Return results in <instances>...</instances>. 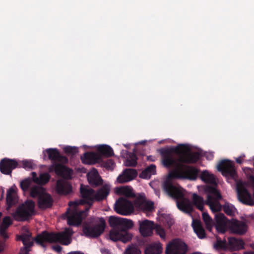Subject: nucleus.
<instances>
[{
  "mask_svg": "<svg viewBox=\"0 0 254 254\" xmlns=\"http://www.w3.org/2000/svg\"><path fill=\"white\" fill-rule=\"evenodd\" d=\"M111 226H117L125 232H128V230L132 228L133 223L132 220L126 218L111 216L109 220Z\"/></svg>",
  "mask_w": 254,
  "mask_h": 254,
  "instance_id": "obj_11",
  "label": "nucleus"
},
{
  "mask_svg": "<svg viewBox=\"0 0 254 254\" xmlns=\"http://www.w3.org/2000/svg\"><path fill=\"white\" fill-rule=\"evenodd\" d=\"M159 218L161 222L168 228L174 224V220L170 214L162 213L159 214Z\"/></svg>",
  "mask_w": 254,
  "mask_h": 254,
  "instance_id": "obj_34",
  "label": "nucleus"
},
{
  "mask_svg": "<svg viewBox=\"0 0 254 254\" xmlns=\"http://www.w3.org/2000/svg\"><path fill=\"white\" fill-rule=\"evenodd\" d=\"M175 151L177 156L169 154L164 156L162 160L165 166L174 168L164 182L163 188L169 196L177 200V205L180 210L190 213L192 210V204L189 199L184 198V190L175 182L174 179L196 180L198 174V170L183 164L196 162L199 159V154L191 152L188 145H179L176 147Z\"/></svg>",
  "mask_w": 254,
  "mask_h": 254,
  "instance_id": "obj_1",
  "label": "nucleus"
},
{
  "mask_svg": "<svg viewBox=\"0 0 254 254\" xmlns=\"http://www.w3.org/2000/svg\"><path fill=\"white\" fill-rule=\"evenodd\" d=\"M56 190L60 194H68L71 191V186L67 181L60 179L57 182Z\"/></svg>",
  "mask_w": 254,
  "mask_h": 254,
  "instance_id": "obj_20",
  "label": "nucleus"
},
{
  "mask_svg": "<svg viewBox=\"0 0 254 254\" xmlns=\"http://www.w3.org/2000/svg\"><path fill=\"white\" fill-rule=\"evenodd\" d=\"M105 167L110 170H113L115 167V163L112 159H109L105 163Z\"/></svg>",
  "mask_w": 254,
  "mask_h": 254,
  "instance_id": "obj_45",
  "label": "nucleus"
},
{
  "mask_svg": "<svg viewBox=\"0 0 254 254\" xmlns=\"http://www.w3.org/2000/svg\"><path fill=\"white\" fill-rule=\"evenodd\" d=\"M31 181L30 179H27L21 182L20 186L23 191H26L30 187Z\"/></svg>",
  "mask_w": 254,
  "mask_h": 254,
  "instance_id": "obj_42",
  "label": "nucleus"
},
{
  "mask_svg": "<svg viewBox=\"0 0 254 254\" xmlns=\"http://www.w3.org/2000/svg\"><path fill=\"white\" fill-rule=\"evenodd\" d=\"M139 231L143 237L150 236L153 234L154 224L153 221L148 220L139 221Z\"/></svg>",
  "mask_w": 254,
  "mask_h": 254,
  "instance_id": "obj_17",
  "label": "nucleus"
},
{
  "mask_svg": "<svg viewBox=\"0 0 254 254\" xmlns=\"http://www.w3.org/2000/svg\"><path fill=\"white\" fill-rule=\"evenodd\" d=\"M251 247L254 250V244H251Z\"/></svg>",
  "mask_w": 254,
  "mask_h": 254,
  "instance_id": "obj_56",
  "label": "nucleus"
},
{
  "mask_svg": "<svg viewBox=\"0 0 254 254\" xmlns=\"http://www.w3.org/2000/svg\"><path fill=\"white\" fill-rule=\"evenodd\" d=\"M32 197H38V205L41 209H46L51 207L53 204V199L45 190L41 187L35 186L32 188L30 191Z\"/></svg>",
  "mask_w": 254,
  "mask_h": 254,
  "instance_id": "obj_7",
  "label": "nucleus"
},
{
  "mask_svg": "<svg viewBox=\"0 0 254 254\" xmlns=\"http://www.w3.org/2000/svg\"><path fill=\"white\" fill-rule=\"evenodd\" d=\"M3 249H4V248H3V246H0V252H1V251H3Z\"/></svg>",
  "mask_w": 254,
  "mask_h": 254,
  "instance_id": "obj_55",
  "label": "nucleus"
},
{
  "mask_svg": "<svg viewBox=\"0 0 254 254\" xmlns=\"http://www.w3.org/2000/svg\"><path fill=\"white\" fill-rule=\"evenodd\" d=\"M16 190V188L13 186L9 188L7 191L6 201L9 206L14 204L17 200Z\"/></svg>",
  "mask_w": 254,
  "mask_h": 254,
  "instance_id": "obj_30",
  "label": "nucleus"
},
{
  "mask_svg": "<svg viewBox=\"0 0 254 254\" xmlns=\"http://www.w3.org/2000/svg\"><path fill=\"white\" fill-rule=\"evenodd\" d=\"M248 185L251 187L254 190L253 195L254 197V177L253 176H251L250 177Z\"/></svg>",
  "mask_w": 254,
  "mask_h": 254,
  "instance_id": "obj_46",
  "label": "nucleus"
},
{
  "mask_svg": "<svg viewBox=\"0 0 254 254\" xmlns=\"http://www.w3.org/2000/svg\"><path fill=\"white\" fill-rule=\"evenodd\" d=\"M187 251L186 244L180 240H174L166 248V254H186Z\"/></svg>",
  "mask_w": 254,
  "mask_h": 254,
  "instance_id": "obj_12",
  "label": "nucleus"
},
{
  "mask_svg": "<svg viewBox=\"0 0 254 254\" xmlns=\"http://www.w3.org/2000/svg\"><path fill=\"white\" fill-rule=\"evenodd\" d=\"M205 156L207 160H211L214 157L213 152H206L205 153Z\"/></svg>",
  "mask_w": 254,
  "mask_h": 254,
  "instance_id": "obj_47",
  "label": "nucleus"
},
{
  "mask_svg": "<svg viewBox=\"0 0 254 254\" xmlns=\"http://www.w3.org/2000/svg\"><path fill=\"white\" fill-rule=\"evenodd\" d=\"M53 249L57 252H60L62 251V247L60 246L53 247Z\"/></svg>",
  "mask_w": 254,
  "mask_h": 254,
  "instance_id": "obj_49",
  "label": "nucleus"
},
{
  "mask_svg": "<svg viewBox=\"0 0 254 254\" xmlns=\"http://www.w3.org/2000/svg\"><path fill=\"white\" fill-rule=\"evenodd\" d=\"M11 223L12 220L10 217L6 216L3 218V221L0 225V235L4 239L8 238L6 233V230Z\"/></svg>",
  "mask_w": 254,
  "mask_h": 254,
  "instance_id": "obj_27",
  "label": "nucleus"
},
{
  "mask_svg": "<svg viewBox=\"0 0 254 254\" xmlns=\"http://www.w3.org/2000/svg\"><path fill=\"white\" fill-rule=\"evenodd\" d=\"M227 226L231 233L239 235H244L248 230L247 225L245 222L236 219L229 221Z\"/></svg>",
  "mask_w": 254,
  "mask_h": 254,
  "instance_id": "obj_14",
  "label": "nucleus"
},
{
  "mask_svg": "<svg viewBox=\"0 0 254 254\" xmlns=\"http://www.w3.org/2000/svg\"><path fill=\"white\" fill-rule=\"evenodd\" d=\"M110 190L109 185H105L95 192L89 187L81 185L80 193L83 199L68 203L69 208L65 214L68 224L75 226L81 224L82 219L87 216L93 201L105 198L108 195Z\"/></svg>",
  "mask_w": 254,
  "mask_h": 254,
  "instance_id": "obj_2",
  "label": "nucleus"
},
{
  "mask_svg": "<svg viewBox=\"0 0 254 254\" xmlns=\"http://www.w3.org/2000/svg\"><path fill=\"white\" fill-rule=\"evenodd\" d=\"M191 254H202L201 253H199V252H195V253H193Z\"/></svg>",
  "mask_w": 254,
  "mask_h": 254,
  "instance_id": "obj_57",
  "label": "nucleus"
},
{
  "mask_svg": "<svg viewBox=\"0 0 254 254\" xmlns=\"http://www.w3.org/2000/svg\"><path fill=\"white\" fill-rule=\"evenodd\" d=\"M113 229L110 231L109 237L110 239L116 242L121 241L126 243L129 241L132 237V235L129 232H125L123 231L117 226H112Z\"/></svg>",
  "mask_w": 254,
  "mask_h": 254,
  "instance_id": "obj_13",
  "label": "nucleus"
},
{
  "mask_svg": "<svg viewBox=\"0 0 254 254\" xmlns=\"http://www.w3.org/2000/svg\"><path fill=\"white\" fill-rule=\"evenodd\" d=\"M134 205L126 198H120L115 204L114 209L120 214L128 215L133 212Z\"/></svg>",
  "mask_w": 254,
  "mask_h": 254,
  "instance_id": "obj_9",
  "label": "nucleus"
},
{
  "mask_svg": "<svg viewBox=\"0 0 254 254\" xmlns=\"http://www.w3.org/2000/svg\"><path fill=\"white\" fill-rule=\"evenodd\" d=\"M116 192L118 194L123 195L127 197H130L134 195L132 189L128 186L117 188Z\"/></svg>",
  "mask_w": 254,
  "mask_h": 254,
  "instance_id": "obj_33",
  "label": "nucleus"
},
{
  "mask_svg": "<svg viewBox=\"0 0 254 254\" xmlns=\"http://www.w3.org/2000/svg\"><path fill=\"white\" fill-rule=\"evenodd\" d=\"M156 173V166L151 164L144 170L140 174V177L142 179H149L152 175Z\"/></svg>",
  "mask_w": 254,
  "mask_h": 254,
  "instance_id": "obj_32",
  "label": "nucleus"
},
{
  "mask_svg": "<svg viewBox=\"0 0 254 254\" xmlns=\"http://www.w3.org/2000/svg\"><path fill=\"white\" fill-rule=\"evenodd\" d=\"M244 254H254V253L252 252H245L244 253Z\"/></svg>",
  "mask_w": 254,
  "mask_h": 254,
  "instance_id": "obj_54",
  "label": "nucleus"
},
{
  "mask_svg": "<svg viewBox=\"0 0 254 254\" xmlns=\"http://www.w3.org/2000/svg\"><path fill=\"white\" fill-rule=\"evenodd\" d=\"M67 254H84V253L80 251H74L69 252Z\"/></svg>",
  "mask_w": 254,
  "mask_h": 254,
  "instance_id": "obj_51",
  "label": "nucleus"
},
{
  "mask_svg": "<svg viewBox=\"0 0 254 254\" xmlns=\"http://www.w3.org/2000/svg\"><path fill=\"white\" fill-rule=\"evenodd\" d=\"M140 251L138 247L135 245H131L127 248L124 254H140Z\"/></svg>",
  "mask_w": 254,
  "mask_h": 254,
  "instance_id": "obj_40",
  "label": "nucleus"
},
{
  "mask_svg": "<svg viewBox=\"0 0 254 254\" xmlns=\"http://www.w3.org/2000/svg\"><path fill=\"white\" fill-rule=\"evenodd\" d=\"M192 226L194 232L199 238L203 239L205 237L204 229L199 220H193Z\"/></svg>",
  "mask_w": 254,
  "mask_h": 254,
  "instance_id": "obj_28",
  "label": "nucleus"
},
{
  "mask_svg": "<svg viewBox=\"0 0 254 254\" xmlns=\"http://www.w3.org/2000/svg\"><path fill=\"white\" fill-rule=\"evenodd\" d=\"M162 252V246L159 242L154 243L147 246L145 250V254H160Z\"/></svg>",
  "mask_w": 254,
  "mask_h": 254,
  "instance_id": "obj_29",
  "label": "nucleus"
},
{
  "mask_svg": "<svg viewBox=\"0 0 254 254\" xmlns=\"http://www.w3.org/2000/svg\"><path fill=\"white\" fill-rule=\"evenodd\" d=\"M141 143H142V142H139V143H136V144H141Z\"/></svg>",
  "mask_w": 254,
  "mask_h": 254,
  "instance_id": "obj_58",
  "label": "nucleus"
},
{
  "mask_svg": "<svg viewBox=\"0 0 254 254\" xmlns=\"http://www.w3.org/2000/svg\"><path fill=\"white\" fill-rule=\"evenodd\" d=\"M101 252L103 254H109V251L108 250L106 249H102Z\"/></svg>",
  "mask_w": 254,
  "mask_h": 254,
  "instance_id": "obj_50",
  "label": "nucleus"
},
{
  "mask_svg": "<svg viewBox=\"0 0 254 254\" xmlns=\"http://www.w3.org/2000/svg\"><path fill=\"white\" fill-rule=\"evenodd\" d=\"M53 167L56 174L58 175L67 179L70 177L71 170L64 166L60 164H55Z\"/></svg>",
  "mask_w": 254,
  "mask_h": 254,
  "instance_id": "obj_23",
  "label": "nucleus"
},
{
  "mask_svg": "<svg viewBox=\"0 0 254 254\" xmlns=\"http://www.w3.org/2000/svg\"><path fill=\"white\" fill-rule=\"evenodd\" d=\"M155 230L156 234L162 238L165 239L166 237V232L164 229L160 225H157L154 226V228Z\"/></svg>",
  "mask_w": 254,
  "mask_h": 254,
  "instance_id": "obj_41",
  "label": "nucleus"
},
{
  "mask_svg": "<svg viewBox=\"0 0 254 254\" xmlns=\"http://www.w3.org/2000/svg\"><path fill=\"white\" fill-rule=\"evenodd\" d=\"M202 218L205 224L206 229L210 232L212 231V229L214 226V222L206 212L202 213Z\"/></svg>",
  "mask_w": 254,
  "mask_h": 254,
  "instance_id": "obj_35",
  "label": "nucleus"
},
{
  "mask_svg": "<svg viewBox=\"0 0 254 254\" xmlns=\"http://www.w3.org/2000/svg\"><path fill=\"white\" fill-rule=\"evenodd\" d=\"M17 165V162L14 160L3 159L0 163V171L3 174L9 175Z\"/></svg>",
  "mask_w": 254,
  "mask_h": 254,
  "instance_id": "obj_18",
  "label": "nucleus"
},
{
  "mask_svg": "<svg viewBox=\"0 0 254 254\" xmlns=\"http://www.w3.org/2000/svg\"><path fill=\"white\" fill-rule=\"evenodd\" d=\"M23 167L26 169H33L35 167V164L31 160H24L22 161Z\"/></svg>",
  "mask_w": 254,
  "mask_h": 254,
  "instance_id": "obj_44",
  "label": "nucleus"
},
{
  "mask_svg": "<svg viewBox=\"0 0 254 254\" xmlns=\"http://www.w3.org/2000/svg\"><path fill=\"white\" fill-rule=\"evenodd\" d=\"M46 152L48 155V157L50 159L53 161H61L62 160V157L59 152L58 150L56 149H48Z\"/></svg>",
  "mask_w": 254,
  "mask_h": 254,
  "instance_id": "obj_36",
  "label": "nucleus"
},
{
  "mask_svg": "<svg viewBox=\"0 0 254 254\" xmlns=\"http://www.w3.org/2000/svg\"><path fill=\"white\" fill-rule=\"evenodd\" d=\"M89 183L92 186H98L101 184L102 180L95 169H93L87 175Z\"/></svg>",
  "mask_w": 254,
  "mask_h": 254,
  "instance_id": "obj_21",
  "label": "nucleus"
},
{
  "mask_svg": "<svg viewBox=\"0 0 254 254\" xmlns=\"http://www.w3.org/2000/svg\"><path fill=\"white\" fill-rule=\"evenodd\" d=\"M216 229L218 232L224 233L226 229V218L223 214L216 216Z\"/></svg>",
  "mask_w": 254,
  "mask_h": 254,
  "instance_id": "obj_31",
  "label": "nucleus"
},
{
  "mask_svg": "<svg viewBox=\"0 0 254 254\" xmlns=\"http://www.w3.org/2000/svg\"><path fill=\"white\" fill-rule=\"evenodd\" d=\"M204 192L206 194V200L197 195L193 193L192 203L199 210L203 211L204 204H206L213 212H217L221 210L222 205L220 201L222 200V196L220 191L215 187L204 185L201 187Z\"/></svg>",
  "mask_w": 254,
  "mask_h": 254,
  "instance_id": "obj_3",
  "label": "nucleus"
},
{
  "mask_svg": "<svg viewBox=\"0 0 254 254\" xmlns=\"http://www.w3.org/2000/svg\"><path fill=\"white\" fill-rule=\"evenodd\" d=\"M124 146L127 148H129L130 146V144H124Z\"/></svg>",
  "mask_w": 254,
  "mask_h": 254,
  "instance_id": "obj_53",
  "label": "nucleus"
},
{
  "mask_svg": "<svg viewBox=\"0 0 254 254\" xmlns=\"http://www.w3.org/2000/svg\"><path fill=\"white\" fill-rule=\"evenodd\" d=\"M105 227V221L102 218H95L83 227L84 235L89 238H97L102 234Z\"/></svg>",
  "mask_w": 254,
  "mask_h": 254,
  "instance_id": "obj_5",
  "label": "nucleus"
},
{
  "mask_svg": "<svg viewBox=\"0 0 254 254\" xmlns=\"http://www.w3.org/2000/svg\"><path fill=\"white\" fill-rule=\"evenodd\" d=\"M33 181L38 184L44 185L48 183L50 179V175L48 173H41L39 177L35 172L31 173Z\"/></svg>",
  "mask_w": 254,
  "mask_h": 254,
  "instance_id": "obj_25",
  "label": "nucleus"
},
{
  "mask_svg": "<svg viewBox=\"0 0 254 254\" xmlns=\"http://www.w3.org/2000/svg\"><path fill=\"white\" fill-rule=\"evenodd\" d=\"M218 244H220V246L223 249H225V250L226 249V248L225 246V244H226V242H218Z\"/></svg>",
  "mask_w": 254,
  "mask_h": 254,
  "instance_id": "obj_52",
  "label": "nucleus"
},
{
  "mask_svg": "<svg viewBox=\"0 0 254 254\" xmlns=\"http://www.w3.org/2000/svg\"><path fill=\"white\" fill-rule=\"evenodd\" d=\"M64 150L65 153L71 154L78 152V148L75 146H66L64 148Z\"/></svg>",
  "mask_w": 254,
  "mask_h": 254,
  "instance_id": "obj_43",
  "label": "nucleus"
},
{
  "mask_svg": "<svg viewBox=\"0 0 254 254\" xmlns=\"http://www.w3.org/2000/svg\"><path fill=\"white\" fill-rule=\"evenodd\" d=\"M136 176L137 173L135 170L127 169L118 177L117 181L119 183L127 182L133 180Z\"/></svg>",
  "mask_w": 254,
  "mask_h": 254,
  "instance_id": "obj_19",
  "label": "nucleus"
},
{
  "mask_svg": "<svg viewBox=\"0 0 254 254\" xmlns=\"http://www.w3.org/2000/svg\"><path fill=\"white\" fill-rule=\"evenodd\" d=\"M134 204L136 207L145 213L147 216H149L154 209V203L151 201L137 199L134 201Z\"/></svg>",
  "mask_w": 254,
  "mask_h": 254,
  "instance_id": "obj_16",
  "label": "nucleus"
},
{
  "mask_svg": "<svg viewBox=\"0 0 254 254\" xmlns=\"http://www.w3.org/2000/svg\"><path fill=\"white\" fill-rule=\"evenodd\" d=\"M233 254H237L236 253H233Z\"/></svg>",
  "mask_w": 254,
  "mask_h": 254,
  "instance_id": "obj_60",
  "label": "nucleus"
},
{
  "mask_svg": "<svg viewBox=\"0 0 254 254\" xmlns=\"http://www.w3.org/2000/svg\"><path fill=\"white\" fill-rule=\"evenodd\" d=\"M245 243L242 239L230 238L228 246L231 251H238L244 248Z\"/></svg>",
  "mask_w": 254,
  "mask_h": 254,
  "instance_id": "obj_24",
  "label": "nucleus"
},
{
  "mask_svg": "<svg viewBox=\"0 0 254 254\" xmlns=\"http://www.w3.org/2000/svg\"><path fill=\"white\" fill-rule=\"evenodd\" d=\"M137 158L135 154L130 153L125 162L126 166H135L137 164Z\"/></svg>",
  "mask_w": 254,
  "mask_h": 254,
  "instance_id": "obj_39",
  "label": "nucleus"
},
{
  "mask_svg": "<svg viewBox=\"0 0 254 254\" xmlns=\"http://www.w3.org/2000/svg\"><path fill=\"white\" fill-rule=\"evenodd\" d=\"M99 155L94 152L85 153L81 159L83 163L86 164H91L94 163L99 159Z\"/></svg>",
  "mask_w": 254,
  "mask_h": 254,
  "instance_id": "obj_26",
  "label": "nucleus"
},
{
  "mask_svg": "<svg viewBox=\"0 0 254 254\" xmlns=\"http://www.w3.org/2000/svg\"><path fill=\"white\" fill-rule=\"evenodd\" d=\"M234 163L229 160L221 161L217 166L218 171L222 172L223 176L235 180L236 173L234 168Z\"/></svg>",
  "mask_w": 254,
  "mask_h": 254,
  "instance_id": "obj_10",
  "label": "nucleus"
},
{
  "mask_svg": "<svg viewBox=\"0 0 254 254\" xmlns=\"http://www.w3.org/2000/svg\"><path fill=\"white\" fill-rule=\"evenodd\" d=\"M98 151L103 155L110 157L114 155L113 150L109 145H100L98 147Z\"/></svg>",
  "mask_w": 254,
  "mask_h": 254,
  "instance_id": "obj_37",
  "label": "nucleus"
},
{
  "mask_svg": "<svg viewBox=\"0 0 254 254\" xmlns=\"http://www.w3.org/2000/svg\"><path fill=\"white\" fill-rule=\"evenodd\" d=\"M35 214V203L31 200L26 201L20 205L12 213L14 219L18 221H23L28 219Z\"/></svg>",
  "mask_w": 254,
  "mask_h": 254,
  "instance_id": "obj_6",
  "label": "nucleus"
},
{
  "mask_svg": "<svg viewBox=\"0 0 254 254\" xmlns=\"http://www.w3.org/2000/svg\"><path fill=\"white\" fill-rule=\"evenodd\" d=\"M248 185L245 183L239 181L237 183V191L238 198L242 203L249 205H253L254 204V200L251 194L248 192L247 188Z\"/></svg>",
  "mask_w": 254,
  "mask_h": 254,
  "instance_id": "obj_8",
  "label": "nucleus"
},
{
  "mask_svg": "<svg viewBox=\"0 0 254 254\" xmlns=\"http://www.w3.org/2000/svg\"><path fill=\"white\" fill-rule=\"evenodd\" d=\"M223 209L225 213L230 216H233L236 211L234 206L228 202L225 203L223 206Z\"/></svg>",
  "mask_w": 254,
  "mask_h": 254,
  "instance_id": "obj_38",
  "label": "nucleus"
},
{
  "mask_svg": "<svg viewBox=\"0 0 254 254\" xmlns=\"http://www.w3.org/2000/svg\"><path fill=\"white\" fill-rule=\"evenodd\" d=\"M3 191H2V194H1L2 196L3 195Z\"/></svg>",
  "mask_w": 254,
  "mask_h": 254,
  "instance_id": "obj_59",
  "label": "nucleus"
},
{
  "mask_svg": "<svg viewBox=\"0 0 254 254\" xmlns=\"http://www.w3.org/2000/svg\"><path fill=\"white\" fill-rule=\"evenodd\" d=\"M200 178L206 184L213 186H216L217 184V179L215 175L207 170H204L200 173Z\"/></svg>",
  "mask_w": 254,
  "mask_h": 254,
  "instance_id": "obj_22",
  "label": "nucleus"
},
{
  "mask_svg": "<svg viewBox=\"0 0 254 254\" xmlns=\"http://www.w3.org/2000/svg\"><path fill=\"white\" fill-rule=\"evenodd\" d=\"M245 157L244 154H242L239 157L236 158V161L237 163L241 164L243 162L244 158Z\"/></svg>",
  "mask_w": 254,
  "mask_h": 254,
  "instance_id": "obj_48",
  "label": "nucleus"
},
{
  "mask_svg": "<svg viewBox=\"0 0 254 254\" xmlns=\"http://www.w3.org/2000/svg\"><path fill=\"white\" fill-rule=\"evenodd\" d=\"M72 230L70 228H65L62 232L48 233L43 232L41 235L37 236L35 239L36 242L45 247V243H60L64 245H68L71 243Z\"/></svg>",
  "mask_w": 254,
  "mask_h": 254,
  "instance_id": "obj_4",
  "label": "nucleus"
},
{
  "mask_svg": "<svg viewBox=\"0 0 254 254\" xmlns=\"http://www.w3.org/2000/svg\"><path fill=\"white\" fill-rule=\"evenodd\" d=\"M17 240L22 241L24 247L21 249L19 254H28L30 247L33 244V241L31 237V233L26 231L21 235L17 237Z\"/></svg>",
  "mask_w": 254,
  "mask_h": 254,
  "instance_id": "obj_15",
  "label": "nucleus"
}]
</instances>
